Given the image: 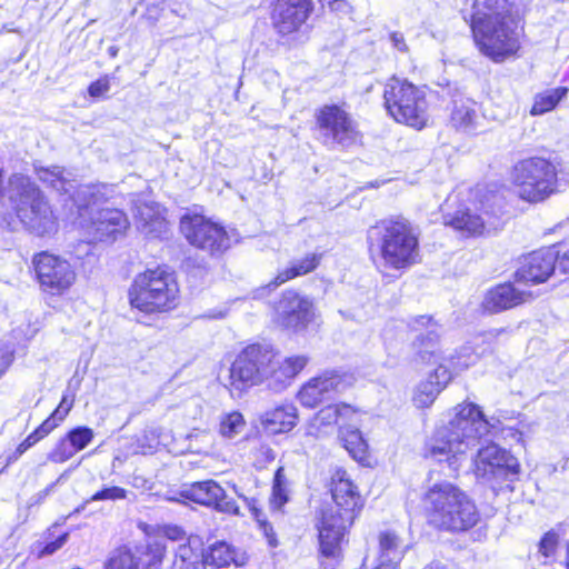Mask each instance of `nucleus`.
<instances>
[{
	"mask_svg": "<svg viewBox=\"0 0 569 569\" xmlns=\"http://www.w3.org/2000/svg\"><path fill=\"white\" fill-rule=\"evenodd\" d=\"M331 502L315 512L317 555L320 560L339 562L349 545L351 529L361 517L367 498L360 483L345 467L331 470L326 482Z\"/></svg>",
	"mask_w": 569,
	"mask_h": 569,
	"instance_id": "1",
	"label": "nucleus"
},
{
	"mask_svg": "<svg viewBox=\"0 0 569 569\" xmlns=\"http://www.w3.org/2000/svg\"><path fill=\"white\" fill-rule=\"evenodd\" d=\"M305 355L281 358L280 352L266 342L244 345L229 367L227 388L230 393L242 396L250 389L262 387L268 391L284 390L308 365Z\"/></svg>",
	"mask_w": 569,
	"mask_h": 569,
	"instance_id": "2",
	"label": "nucleus"
},
{
	"mask_svg": "<svg viewBox=\"0 0 569 569\" xmlns=\"http://www.w3.org/2000/svg\"><path fill=\"white\" fill-rule=\"evenodd\" d=\"M469 28L478 52L493 63L520 57L526 19L511 0H475Z\"/></svg>",
	"mask_w": 569,
	"mask_h": 569,
	"instance_id": "3",
	"label": "nucleus"
},
{
	"mask_svg": "<svg viewBox=\"0 0 569 569\" xmlns=\"http://www.w3.org/2000/svg\"><path fill=\"white\" fill-rule=\"evenodd\" d=\"M366 241L369 258L377 267L403 273L421 262L419 232L401 216L377 221Z\"/></svg>",
	"mask_w": 569,
	"mask_h": 569,
	"instance_id": "4",
	"label": "nucleus"
},
{
	"mask_svg": "<svg viewBox=\"0 0 569 569\" xmlns=\"http://www.w3.org/2000/svg\"><path fill=\"white\" fill-rule=\"evenodd\" d=\"M426 525L436 532L466 533L481 521L476 501L460 486L440 481L429 486L421 496Z\"/></svg>",
	"mask_w": 569,
	"mask_h": 569,
	"instance_id": "5",
	"label": "nucleus"
},
{
	"mask_svg": "<svg viewBox=\"0 0 569 569\" xmlns=\"http://www.w3.org/2000/svg\"><path fill=\"white\" fill-rule=\"evenodd\" d=\"M182 299L176 271L164 264L147 267L137 272L127 290L130 309L148 318L171 315L181 307Z\"/></svg>",
	"mask_w": 569,
	"mask_h": 569,
	"instance_id": "6",
	"label": "nucleus"
},
{
	"mask_svg": "<svg viewBox=\"0 0 569 569\" xmlns=\"http://www.w3.org/2000/svg\"><path fill=\"white\" fill-rule=\"evenodd\" d=\"M566 176L560 158L540 154L521 158L509 170V181L518 199L528 204L542 203L561 192Z\"/></svg>",
	"mask_w": 569,
	"mask_h": 569,
	"instance_id": "7",
	"label": "nucleus"
},
{
	"mask_svg": "<svg viewBox=\"0 0 569 569\" xmlns=\"http://www.w3.org/2000/svg\"><path fill=\"white\" fill-rule=\"evenodd\" d=\"M382 106L398 124L421 131L430 124L426 90L407 78L390 76L382 89Z\"/></svg>",
	"mask_w": 569,
	"mask_h": 569,
	"instance_id": "8",
	"label": "nucleus"
},
{
	"mask_svg": "<svg viewBox=\"0 0 569 569\" xmlns=\"http://www.w3.org/2000/svg\"><path fill=\"white\" fill-rule=\"evenodd\" d=\"M475 208L462 206L443 217V226L452 229L463 239H476L503 227L502 206L497 202L496 193L488 189H478L475 194Z\"/></svg>",
	"mask_w": 569,
	"mask_h": 569,
	"instance_id": "9",
	"label": "nucleus"
},
{
	"mask_svg": "<svg viewBox=\"0 0 569 569\" xmlns=\"http://www.w3.org/2000/svg\"><path fill=\"white\" fill-rule=\"evenodd\" d=\"M440 325L432 315H417L408 319L406 329L415 335L410 343L412 361L423 367L447 365L455 373L467 370L470 362L461 352L455 351L447 358L442 356Z\"/></svg>",
	"mask_w": 569,
	"mask_h": 569,
	"instance_id": "10",
	"label": "nucleus"
},
{
	"mask_svg": "<svg viewBox=\"0 0 569 569\" xmlns=\"http://www.w3.org/2000/svg\"><path fill=\"white\" fill-rule=\"evenodd\" d=\"M456 415L450 430L428 449L431 457L445 456L451 463L457 456L465 453L466 439L479 440L487 431L489 421L481 408L473 402H461L456 406Z\"/></svg>",
	"mask_w": 569,
	"mask_h": 569,
	"instance_id": "11",
	"label": "nucleus"
},
{
	"mask_svg": "<svg viewBox=\"0 0 569 569\" xmlns=\"http://www.w3.org/2000/svg\"><path fill=\"white\" fill-rule=\"evenodd\" d=\"M29 273L46 298H63L78 282L76 266L63 254L40 250L31 256Z\"/></svg>",
	"mask_w": 569,
	"mask_h": 569,
	"instance_id": "12",
	"label": "nucleus"
},
{
	"mask_svg": "<svg viewBox=\"0 0 569 569\" xmlns=\"http://www.w3.org/2000/svg\"><path fill=\"white\" fill-rule=\"evenodd\" d=\"M313 130L326 147L349 149L363 141V132L346 102L319 106L313 113Z\"/></svg>",
	"mask_w": 569,
	"mask_h": 569,
	"instance_id": "13",
	"label": "nucleus"
},
{
	"mask_svg": "<svg viewBox=\"0 0 569 569\" xmlns=\"http://www.w3.org/2000/svg\"><path fill=\"white\" fill-rule=\"evenodd\" d=\"M13 209L19 220L38 237L58 230V217L40 188L29 179L21 182Z\"/></svg>",
	"mask_w": 569,
	"mask_h": 569,
	"instance_id": "14",
	"label": "nucleus"
},
{
	"mask_svg": "<svg viewBox=\"0 0 569 569\" xmlns=\"http://www.w3.org/2000/svg\"><path fill=\"white\" fill-rule=\"evenodd\" d=\"M313 11V0H268L270 26L280 39L300 33Z\"/></svg>",
	"mask_w": 569,
	"mask_h": 569,
	"instance_id": "15",
	"label": "nucleus"
},
{
	"mask_svg": "<svg viewBox=\"0 0 569 569\" xmlns=\"http://www.w3.org/2000/svg\"><path fill=\"white\" fill-rule=\"evenodd\" d=\"M180 230L192 247L210 254L222 253L229 246L226 229L203 214H184L180 221Z\"/></svg>",
	"mask_w": 569,
	"mask_h": 569,
	"instance_id": "16",
	"label": "nucleus"
},
{
	"mask_svg": "<svg viewBox=\"0 0 569 569\" xmlns=\"http://www.w3.org/2000/svg\"><path fill=\"white\" fill-rule=\"evenodd\" d=\"M315 320L313 302L296 289L282 291L276 308L273 322L279 328L298 333L308 329Z\"/></svg>",
	"mask_w": 569,
	"mask_h": 569,
	"instance_id": "17",
	"label": "nucleus"
},
{
	"mask_svg": "<svg viewBox=\"0 0 569 569\" xmlns=\"http://www.w3.org/2000/svg\"><path fill=\"white\" fill-rule=\"evenodd\" d=\"M475 470L482 478L516 480L520 475L521 465L509 450L489 442L478 450Z\"/></svg>",
	"mask_w": 569,
	"mask_h": 569,
	"instance_id": "18",
	"label": "nucleus"
},
{
	"mask_svg": "<svg viewBox=\"0 0 569 569\" xmlns=\"http://www.w3.org/2000/svg\"><path fill=\"white\" fill-rule=\"evenodd\" d=\"M557 253L551 246L541 247L522 254L513 272L515 282L526 286H537L547 282L555 273Z\"/></svg>",
	"mask_w": 569,
	"mask_h": 569,
	"instance_id": "19",
	"label": "nucleus"
},
{
	"mask_svg": "<svg viewBox=\"0 0 569 569\" xmlns=\"http://www.w3.org/2000/svg\"><path fill=\"white\" fill-rule=\"evenodd\" d=\"M515 280H506L491 286L479 305L485 316L502 313L519 308L535 299L531 291L518 289Z\"/></svg>",
	"mask_w": 569,
	"mask_h": 569,
	"instance_id": "20",
	"label": "nucleus"
},
{
	"mask_svg": "<svg viewBox=\"0 0 569 569\" xmlns=\"http://www.w3.org/2000/svg\"><path fill=\"white\" fill-rule=\"evenodd\" d=\"M359 413L360 408L350 403L327 405L308 423L307 436L319 439L332 433L335 429L343 431Z\"/></svg>",
	"mask_w": 569,
	"mask_h": 569,
	"instance_id": "21",
	"label": "nucleus"
},
{
	"mask_svg": "<svg viewBox=\"0 0 569 569\" xmlns=\"http://www.w3.org/2000/svg\"><path fill=\"white\" fill-rule=\"evenodd\" d=\"M74 401L76 396L73 392L63 393L59 405L53 411L16 447L13 452L8 457L7 463L17 461L29 449L59 428L71 412Z\"/></svg>",
	"mask_w": 569,
	"mask_h": 569,
	"instance_id": "22",
	"label": "nucleus"
},
{
	"mask_svg": "<svg viewBox=\"0 0 569 569\" xmlns=\"http://www.w3.org/2000/svg\"><path fill=\"white\" fill-rule=\"evenodd\" d=\"M186 502L213 508L224 512H237L238 507L233 500L226 501L224 489L214 480L194 481L179 492Z\"/></svg>",
	"mask_w": 569,
	"mask_h": 569,
	"instance_id": "23",
	"label": "nucleus"
},
{
	"mask_svg": "<svg viewBox=\"0 0 569 569\" xmlns=\"http://www.w3.org/2000/svg\"><path fill=\"white\" fill-rule=\"evenodd\" d=\"M322 258V253L308 252L300 259L290 261L286 268L278 270L268 283L257 288L254 297L268 296L280 286L315 272L320 267Z\"/></svg>",
	"mask_w": 569,
	"mask_h": 569,
	"instance_id": "24",
	"label": "nucleus"
},
{
	"mask_svg": "<svg viewBox=\"0 0 569 569\" xmlns=\"http://www.w3.org/2000/svg\"><path fill=\"white\" fill-rule=\"evenodd\" d=\"M249 560L250 556L246 550L226 540L212 542L201 555L202 563L212 569L243 568L249 563Z\"/></svg>",
	"mask_w": 569,
	"mask_h": 569,
	"instance_id": "25",
	"label": "nucleus"
},
{
	"mask_svg": "<svg viewBox=\"0 0 569 569\" xmlns=\"http://www.w3.org/2000/svg\"><path fill=\"white\" fill-rule=\"evenodd\" d=\"M94 432L90 427L77 426L69 429L48 453L49 461L64 463L76 453L86 449L93 440Z\"/></svg>",
	"mask_w": 569,
	"mask_h": 569,
	"instance_id": "26",
	"label": "nucleus"
},
{
	"mask_svg": "<svg viewBox=\"0 0 569 569\" xmlns=\"http://www.w3.org/2000/svg\"><path fill=\"white\" fill-rule=\"evenodd\" d=\"M342 386L343 378L341 375L323 373L303 383L297 393V398L302 407L315 408L328 395L339 391Z\"/></svg>",
	"mask_w": 569,
	"mask_h": 569,
	"instance_id": "27",
	"label": "nucleus"
},
{
	"mask_svg": "<svg viewBox=\"0 0 569 569\" xmlns=\"http://www.w3.org/2000/svg\"><path fill=\"white\" fill-rule=\"evenodd\" d=\"M455 373L445 365L439 363L429 375V380L421 381L415 389L412 401L418 409H427L433 405L439 393L452 381Z\"/></svg>",
	"mask_w": 569,
	"mask_h": 569,
	"instance_id": "28",
	"label": "nucleus"
},
{
	"mask_svg": "<svg viewBox=\"0 0 569 569\" xmlns=\"http://www.w3.org/2000/svg\"><path fill=\"white\" fill-rule=\"evenodd\" d=\"M298 409L291 402L277 405L260 416L262 429L272 436L290 432L298 425Z\"/></svg>",
	"mask_w": 569,
	"mask_h": 569,
	"instance_id": "29",
	"label": "nucleus"
},
{
	"mask_svg": "<svg viewBox=\"0 0 569 569\" xmlns=\"http://www.w3.org/2000/svg\"><path fill=\"white\" fill-rule=\"evenodd\" d=\"M91 224L100 238L116 239L123 234L130 223L126 212L117 208H102L91 219Z\"/></svg>",
	"mask_w": 569,
	"mask_h": 569,
	"instance_id": "30",
	"label": "nucleus"
},
{
	"mask_svg": "<svg viewBox=\"0 0 569 569\" xmlns=\"http://www.w3.org/2000/svg\"><path fill=\"white\" fill-rule=\"evenodd\" d=\"M339 440L350 457L363 467L372 466V455L361 431L357 428H346L339 432Z\"/></svg>",
	"mask_w": 569,
	"mask_h": 569,
	"instance_id": "31",
	"label": "nucleus"
},
{
	"mask_svg": "<svg viewBox=\"0 0 569 569\" xmlns=\"http://www.w3.org/2000/svg\"><path fill=\"white\" fill-rule=\"evenodd\" d=\"M290 500V480L283 466H279L273 473L268 506L272 513H283L284 506Z\"/></svg>",
	"mask_w": 569,
	"mask_h": 569,
	"instance_id": "32",
	"label": "nucleus"
},
{
	"mask_svg": "<svg viewBox=\"0 0 569 569\" xmlns=\"http://www.w3.org/2000/svg\"><path fill=\"white\" fill-rule=\"evenodd\" d=\"M242 440L248 443L247 455L256 470H264L276 460L274 450L260 436L247 435Z\"/></svg>",
	"mask_w": 569,
	"mask_h": 569,
	"instance_id": "33",
	"label": "nucleus"
},
{
	"mask_svg": "<svg viewBox=\"0 0 569 569\" xmlns=\"http://www.w3.org/2000/svg\"><path fill=\"white\" fill-rule=\"evenodd\" d=\"M569 92L568 87L547 89L535 94L529 113L533 117L553 111Z\"/></svg>",
	"mask_w": 569,
	"mask_h": 569,
	"instance_id": "34",
	"label": "nucleus"
},
{
	"mask_svg": "<svg viewBox=\"0 0 569 569\" xmlns=\"http://www.w3.org/2000/svg\"><path fill=\"white\" fill-rule=\"evenodd\" d=\"M166 558V543L159 539L149 538L138 556L139 569H161Z\"/></svg>",
	"mask_w": 569,
	"mask_h": 569,
	"instance_id": "35",
	"label": "nucleus"
},
{
	"mask_svg": "<svg viewBox=\"0 0 569 569\" xmlns=\"http://www.w3.org/2000/svg\"><path fill=\"white\" fill-rule=\"evenodd\" d=\"M477 113L473 103L458 99L452 102L449 122L456 130H467L475 126Z\"/></svg>",
	"mask_w": 569,
	"mask_h": 569,
	"instance_id": "36",
	"label": "nucleus"
},
{
	"mask_svg": "<svg viewBox=\"0 0 569 569\" xmlns=\"http://www.w3.org/2000/svg\"><path fill=\"white\" fill-rule=\"evenodd\" d=\"M57 527L49 528L43 533V541H38L34 545L36 557L43 558L51 556L60 550L69 538L68 531L56 533Z\"/></svg>",
	"mask_w": 569,
	"mask_h": 569,
	"instance_id": "37",
	"label": "nucleus"
},
{
	"mask_svg": "<svg viewBox=\"0 0 569 569\" xmlns=\"http://www.w3.org/2000/svg\"><path fill=\"white\" fill-rule=\"evenodd\" d=\"M246 423L244 416L240 411L233 410L221 416L218 432L224 439H232L242 431Z\"/></svg>",
	"mask_w": 569,
	"mask_h": 569,
	"instance_id": "38",
	"label": "nucleus"
},
{
	"mask_svg": "<svg viewBox=\"0 0 569 569\" xmlns=\"http://www.w3.org/2000/svg\"><path fill=\"white\" fill-rule=\"evenodd\" d=\"M144 532L149 538L159 539L163 543L166 541L186 542L188 540L186 530L173 523L157 525L150 531L144 530Z\"/></svg>",
	"mask_w": 569,
	"mask_h": 569,
	"instance_id": "39",
	"label": "nucleus"
},
{
	"mask_svg": "<svg viewBox=\"0 0 569 569\" xmlns=\"http://www.w3.org/2000/svg\"><path fill=\"white\" fill-rule=\"evenodd\" d=\"M560 537L553 529L545 532L538 542V552L546 560V563L555 562Z\"/></svg>",
	"mask_w": 569,
	"mask_h": 569,
	"instance_id": "40",
	"label": "nucleus"
},
{
	"mask_svg": "<svg viewBox=\"0 0 569 569\" xmlns=\"http://www.w3.org/2000/svg\"><path fill=\"white\" fill-rule=\"evenodd\" d=\"M106 569H139V560L129 548H119L108 559Z\"/></svg>",
	"mask_w": 569,
	"mask_h": 569,
	"instance_id": "41",
	"label": "nucleus"
},
{
	"mask_svg": "<svg viewBox=\"0 0 569 569\" xmlns=\"http://www.w3.org/2000/svg\"><path fill=\"white\" fill-rule=\"evenodd\" d=\"M249 510L253 520L257 522L258 528L261 530L262 535L267 539L268 545L271 547H277V533L273 529L272 523L268 520L267 515L257 507H250Z\"/></svg>",
	"mask_w": 569,
	"mask_h": 569,
	"instance_id": "42",
	"label": "nucleus"
},
{
	"mask_svg": "<svg viewBox=\"0 0 569 569\" xmlns=\"http://www.w3.org/2000/svg\"><path fill=\"white\" fill-rule=\"evenodd\" d=\"M128 497L127 489L119 486L103 487L100 490L96 491L90 498L89 501H117L124 500Z\"/></svg>",
	"mask_w": 569,
	"mask_h": 569,
	"instance_id": "43",
	"label": "nucleus"
},
{
	"mask_svg": "<svg viewBox=\"0 0 569 569\" xmlns=\"http://www.w3.org/2000/svg\"><path fill=\"white\" fill-rule=\"evenodd\" d=\"M157 445V437L153 432H143L139 437L136 438V453L140 455H150L154 451Z\"/></svg>",
	"mask_w": 569,
	"mask_h": 569,
	"instance_id": "44",
	"label": "nucleus"
},
{
	"mask_svg": "<svg viewBox=\"0 0 569 569\" xmlns=\"http://www.w3.org/2000/svg\"><path fill=\"white\" fill-rule=\"evenodd\" d=\"M379 550L383 556H388L391 551H395L399 545V538L396 532L387 530L379 533Z\"/></svg>",
	"mask_w": 569,
	"mask_h": 569,
	"instance_id": "45",
	"label": "nucleus"
},
{
	"mask_svg": "<svg viewBox=\"0 0 569 569\" xmlns=\"http://www.w3.org/2000/svg\"><path fill=\"white\" fill-rule=\"evenodd\" d=\"M557 253V266L562 273H569V243L557 242L551 244Z\"/></svg>",
	"mask_w": 569,
	"mask_h": 569,
	"instance_id": "46",
	"label": "nucleus"
},
{
	"mask_svg": "<svg viewBox=\"0 0 569 569\" xmlns=\"http://www.w3.org/2000/svg\"><path fill=\"white\" fill-rule=\"evenodd\" d=\"M40 179L43 183L54 188H64L66 184V179L62 177L61 172H54L50 169H41Z\"/></svg>",
	"mask_w": 569,
	"mask_h": 569,
	"instance_id": "47",
	"label": "nucleus"
},
{
	"mask_svg": "<svg viewBox=\"0 0 569 569\" xmlns=\"http://www.w3.org/2000/svg\"><path fill=\"white\" fill-rule=\"evenodd\" d=\"M110 89V81L107 76L97 79L88 86V93L92 98L104 96Z\"/></svg>",
	"mask_w": 569,
	"mask_h": 569,
	"instance_id": "48",
	"label": "nucleus"
},
{
	"mask_svg": "<svg viewBox=\"0 0 569 569\" xmlns=\"http://www.w3.org/2000/svg\"><path fill=\"white\" fill-rule=\"evenodd\" d=\"M389 39L392 42L395 49L399 50L400 52L408 51V46L402 33L393 31L389 34Z\"/></svg>",
	"mask_w": 569,
	"mask_h": 569,
	"instance_id": "49",
	"label": "nucleus"
},
{
	"mask_svg": "<svg viewBox=\"0 0 569 569\" xmlns=\"http://www.w3.org/2000/svg\"><path fill=\"white\" fill-rule=\"evenodd\" d=\"M328 7L332 12H347L351 9L347 0H330Z\"/></svg>",
	"mask_w": 569,
	"mask_h": 569,
	"instance_id": "50",
	"label": "nucleus"
},
{
	"mask_svg": "<svg viewBox=\"0 0 569 569\" xmlns=\"http://www.w3.org/2000/svg\"><path fill=\"white\" fill-rule=\"evenodd\" d=\"M561 565L565 569H569V538L565 541L563 546V559Z\"/></svg>",
	"mask_w": 569,
	"mask_h": 569,
	"instance_id": "51",
	"label": "nucleus"
},
{
	"mask_svg": "<svg viewBox=\"0 0 569 569\" xmlns=\"http://www.w3.org/2000/svg\"><path fill=\"white\" fill-rule=\"evenodd\" d=\"M425 569H448V568L440 562H431Z\"/></svg>",
	"mask_w": 569,
	"mask_h": 569,
	"instance_id": "52",
	"label": "nucleus"
},
{
	"mask_svg": "<svg viewBox=\"0 0 569 569\" xmlns=\"http://www.w3.org/2000/svg\"><path fill=\"white\" fill-rule=\"evenodd\" d=\"M3 181H4V171L0 168V198L3 196Z\"/></svg>",
	"mask_w": 569,
	"mask_h": 569,
	"instance_id": "53",
	"label": "nucleus"
},
{
	"mask_svg": "<svg viewBox=\"0 0 569 569\" xmlns=\"http://www.w3.org/2000/svg\"><path fill=\"white\" fill-rule=\"evenodd\" d=\"M87 203L88 204H96L97 203V197L94 194H90Z\"/></svg>",
	"mask_w": 569,
	"mask_h": 569,
	"instance_id": "54",
	"label": "nucleus"
},
{
	"mask_svg": "<svg viewBox=\"0 0 569 569\" xmlns=\"http://www.w3.org/2000/svg\"><path fill=\"white\" fill-rule=\"evenodd\" d=\"M373 569H389V568H388V567H385V566H378V567H376V568H373Z\"/></svg>",
	"mask_w": 569,
	"mask_h": 569,
	"instance_id": "55",
	"label": "nucleus"
}]
</instances>
